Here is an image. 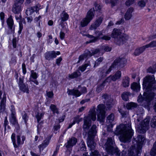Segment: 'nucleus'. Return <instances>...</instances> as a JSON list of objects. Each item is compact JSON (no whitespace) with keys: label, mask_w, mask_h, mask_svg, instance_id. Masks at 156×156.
<instances>
[{"label":"nucleus","mask_w":156,"mask_h":156,"mask_svg":"<svg viewBox=\"0 0 156 156\" xmlns=\"http://www.w3.org/2000/svg\"><path fill=\"white\" fill-rule=\"evenodd\" d=\"M156 83L153 75L147 76L144 79L143 86L144 89H145V91L143 97L140 94L137 99V101L142 106L145 107L148 106L151 100L155 96Z\"/></svg>","instance_id":"nucleus-1"},{"label":"nucleus","mask_w":156,"mask_h":156,"mask_svg":"<svg viewBox=\"0 0 156 156\" xmlns=\"http://www.w3.org/2000/svg\"><path fill=\"white\" fill-rule=\"evenodd\" d=\"M114 133L117 135H120L119 139L123 142L129 141L133 135V130L129 123L121 124L117 126Z\"/></svg>","instance_id":"nucleus-2"},{"label":"nucleus","mask_w":156,"mask_h":156,"mask_svg":"<svg viewBox=\"0 0 156 156\" xmlns=\"http://www.w3.org/2000/svg\"><path fill=\"white\" fill-rule=\"evenodd\" d=\"M114 141L111 138H108L106 143L104 146V148L107 152L111 155H113L116 153L117 156H126V151L123 150L122 152H120L115 149L114 147Z\"/></svg>","instance_id":"nucleus-3"},{"label":"nucleus","mask_w":156,"mask_h":156,"mask_svg":"<svg viewBox=\"0 0 156 156\" xmlns=\"http://www.w3.org/2000/svg\"><path fill=\"white\" fill-rule=\"evenodd\" d=\"M127 60L125 58H117L114 61V62L107 71H105L103 70L101 71L100 70L99 71V72H100L101 74V75L103 77H104L109 74L111 70L114 68H121L124 67L125 64Z\"/></svg>","instance_id":"nucleus-4"},{"label":"nucleus","mask_w":156,"mask_h":156,"mask_svg":"<svg viewBox=\"0 0 156 156\" xmlns=\"http://www.w3.org/2000/svg\"><path fill=\"white\" fill-rule=\"evenodd\" d=\"M95 107H93L89 111L88 115L83 118V128L85 131L87 130L91 124V120L94 121L96 119V112Z\"/></svg>","instance_id":"nucleus-5"},{"label":"nucleus","mask_w":156,"mask_h":156,"mask_svg":"<svg viewBox=\"0 0 156 156\" xmlns=\"http://www.w3.org/2000/svg\"><path fill=\"white\" fill-rule=\"evenodd\" d=\"M150 119V117L147 116L143 122L140 121L138 119L135 121L136 129L138 132L143 133L146 132L149 127Z\"/></svg>","instance_id":"nucleus-6"},{"label":"nucleus","mask_w":156,"mask_h":156,"mask_svg":"<svg viewBox=\"0 0 156 156\" xmlns=\"http://www.w3.org/2000/svg\"><path fill=\"white\" fill-rule=\"evenodd\" d=\"M96 125H93L88 133L87 144L88 146L91 149H94L96 145L95 143L94 142L93 139L96 133Z\"/></svg>","instance_id":"nucleus-7"},{"label":"nucleus","mask_w":156,"mask_h":156,"mask_svg":"<svg viewBox=\"0 0 156 156\" xmlns=\"http://www.w3.org/2000/svg\"><path fill=\"white\" fill-rule=\"evenodd\" d=\"M121 30L119 29L115 28L112 33L111 36L115 39L117 44L119 45L122 44L125 41V37L121 35Z\"/></svg>","instance_id":"nucleus-8"},{"label":"nucleus","mask_w":156,"mask_h":156,"mask_svg":"<svg viewBox=\"0 0 156 156\" xmlns=\"http://www.w3.org/2000/svg\"><path fill=\"white\" fill-rule=\"evenodd\" d=\"M95 10L94 8L90 9L87 12L86 17L80 21V26L82 27H84L87 24L92 20L94 16V12Z\"/></svg>","instance_id":"nucleus-9"},{"label":"nucleus","mask_w":156,"mask_h":156,"mask_svg":"<svg viewBox=\"0 0 156 156\" xmlns=\"http://www.w3.org/2000/svg\"><path fill=\"white\" fill-rule=\"evenodd\" d=\"M11 138L14 147L15 148H17L20 145L23 144L24 141L26 140V137L24 136H22L21 137L22 140L21 141L20 136V135H17L16 136L17 143H16V134L15 133H13L12 134Z\"/></svg>","instance_id":"nucleus-10"},{"label":"nucleus","mask_w":156,"mask_h":156,"mask_svg":"<svg viewBox=\"0 0 156 156\" xmlns=\"http://www.w3.org/2000/svg\"><path fill=\"white\" fill-rule=\"evenodd\" d=\"M105 106L102 104L99 105L97 107V119L100 122L103 121L105 119Z\"/></svg>","instance_id":"nucleus-11"},{"label":"nucleus","mask_w":156,"mask_h":156,"mask_svg":"<svg viewBox=\"0 0 156 156\" xmlns=\"http://www.w3.org/2000/svg\"><path fill=\"white\" fill-rule=\"evenodd\" d=\"M141 146L136 147L132 146L128 151V156H140V154Z\"/></svg>","instance_id":"nucleus-12"},{"label":"nucleus","mask_w":156,"mask_h":156,"mask_svg":"<svg viewBox=\"0 0 156 156\" xmlns=\"http://www.w3.org/2000/svg\"><path fill=\"white\" fill-rule=\"evenodd\" d=\"M24 77H20L18 81V85L20 90L23 92L29 93V87L28 84H25L23 83Z\"/></svg>","instance_id":"nucleus-13"},{"label":"nucleus","mask_w":156,"mask_h":156,"mask_svg":"<svg viewBox=\"0 0 156 156\" xmlns=\"http://www.w3.org/2000/svg\"><path fill=\"white\" fill-rule=\"evenodd\" d=\"M95 33L97 36L96 37H94L93 35H90L89 34H87L85 35L91 39V40H90L89 41H87V43L94 42L96 41L97 39L99 38V37L102 35L103 33L102 31H96L95 32Z\"/></svg>","instance_id":"nucleus-14"},{"label":"nucleus","mask_w":156,"mask_h":156,"mask_svg":"<svg viewBox=\"0 0 156 156\" xmlns=\"http://www.w3.org/2000/svg\"><path fill=\"white\" fill-rule=\"evenodd\" d=\"M11 108V114L9 118L10 122L12 124L16 125L17 124V122L15 116V108L13 106H12Z\"/></svg>","instance_id":"nucleus-15"},{"label":"nucleus","mask_w":156,"mask_h":156,"mask_svg":"<svg viewBox=\"0 0 156 156\" xmlns=\"http://www.w3.org/2000/svg\"><path fill=\"white\" fill-rule=\"evenodd\" d=\"M7 23L10 30L9 33L13 34L15 31V26L14 25L13 20L11 16H10L8 18L7 20Z\"/></svg>","instance_id":"nucleus-16"},{"label":"nucleus","mask_w":156,"mask_h":156,"mask_svg":"<svg viewBox=\"0 0 156 156\" xmlns=\"http://www.w3.org/2000/svg\"><path fill=\"white\" fill-rule=\"evenodd\" d=\"M77 142V139L74 137H72L69 139L67 143L65 144L66 147L67 148H71L75 145Z\"/></svg>","instance_id":"nucleus-17"},{"label":"nucleus","mask_w":156,"mask_h":156,"mask_svg":"<svg viewBox=\"0 0 156 156\" xmlns=\"http://www.w3.org/2000/svg\"><path fill=\"white\" fill-rule=\"evenodd\" d=\"M102 21V18L100 17L97 19L93 24H92L90 28V30L95 29L98 27L101 24Z\"/></svg>","instance_id":"nucleus-18"},{"label":"nucleus","mask_w":156,"mask_h":156,"mask_svg":"<svg viewBox=\"0 0 156 156\" xmlns=\"http://www.w3.org/2000/svg\"><path fill=\"white\" fill-rule=\"evenodd\" d=\"M6 101V97L5 94L3 93L2 95V99L1 102L0 106V112H4L5 109V103Z\"/></svg>","instance_id":"nucleus-19"},{"label":"nucleus","mask_w":156,"mask_h":156,"mask_svg":"<svg viewBox=\"0 0 156 156\" xmlns=\"http://www.w3.org/2000/svg\"><path fill=\"white\" fill-rule=\"evenodd\" d=\"M133 11V9L130 7L127 10L124 16L125 19L126 20H130L132 16V13Z\"/></svg>","instance_id":"nucleus-20"},{"label":"nucleus","mask_w":156,"mask_h":156,"mask_svg":"<svg viewBox=\"0 0 156 156\" xmlns=\"http://www.w3.org/2000/svg\"><path fill=\"white\" fill-rule=\"evenodd\" d=\"M145 138L144 136L142 135H139L136 138V141L137 143V147H139L140 146H141V148L142 147V145L143 144Z\"/></svg>","instance_id":"nucleus-21"},{"label":"nucleus","mask_w":156,"mask_h":156,"mask_svg":"<svg viewBox=\"0 0 156 156\" xmlns=\"http://www.w3.org/2000/svg\"><path fill=\"white\" fill-rule=\"evenodd\" d=\"M67 93L68 94L75 96L76 97H79L81 95L80 92L78 90L74 89L68 90Z\"/></svg>","instance_id":"nucleus-22"},{"label":"nucleus","mask_w":156,"mask_h":156,"mask_svg":"<svg viewBox=\"0 0 156 156\" xmlns=\"http://www.w3.org/2000/svg\"><path fill=\"white\" fill-rule=\"evenodd\" d=\"M21 4L14 3V5L12 8V12L15 13H18L21 11Z\"/></svg>","instance_id":"nucleus-23"},{"label":"nucleus","mask_w":156,"mask_h":156,"mask_svg":"<svg viewBox=\"0 0 156 156\" xmlns=\"http://www.w3.org/2000/svg\"><path fill=\"white\" fill-rule=\"evenodd\" d=\"M114 120V116L113 114H111L109 115L107 118L106 123L108 124V126H112V122Z\"/></svg>","instance_id":"nucleus-24"},{"label":"nucleus","mask_w":156,"mask_h":156,"mask_svg":"<svg viewBox=\"0 0 156 156\" xmlns=\"http://www.w3.org/2000/svg\"><path fill=\"white\" fill-rule=\"evenodd\" d=\"M146 48L145 47V45H144L136 49L135 50L134 53V55L136 56L139 55L141 53L144 51Z\"/></svg>","instance_id":"nucleus-25"},{"label":"nucleus","mask_w":156,"mask_h":156,"mask_svg":"<svg viewBox=\"0 0 156 156\" xmlns=\"http://www.w3.org/2000/svg\"><path fill=\"white\" fill-rule=\"evenodd\" d=\"M61 21L64 22L67 21L69 19V15L65 11H62L60 15Z\"/></svg>","instance_id":"nucleus-26"},{"label":"nucleus","mask_w":156,"mask_h":156,"mask_svg":"<svg viewBox=\"0 0 156 156\" xmlns=\"http://www.w3.org/2000/svg\"><path fill=\"white\" fill-rule=\"evenodd\" d=\"M129 79L128 76H125L122 80V84L124 87L129 86Z\"/></svg>","instance_id":"nucleus-27"},{"label":"nucleus","mask_w":156,"mask_h":156,"mask_svg":"<svg viewBox=\"0 0 156 156\" xmlns=\"http://www.w3.org/2000/svg\"><path fill=\"white\" fill-rule=\"evenodd\" d=\"M92 56V55L90 54L89 55V54H87V51H86V52L83 54L81 55L79 57V60L77 62V63H78L80 62L81 61H83L84 58L88 57H90Z\"/></svg>","instance_id":"nucleus-28"},{"label":"nucleus","mask_w":156,"mask_h":156,"mask_svg":"<svg viewBox=\"0 0 156 156\" xmlns=\"http://www.w3.org/2000/svg\"><path fill=\"white\" fill-rule=\"evenodd\" d=\"M131 89L136 91H138L140 89V85L136 83H133L131 85Z\"/></svg>","instance_id":"nucleus-29"},{"label":"nucleus","mask_w":156,"mask_h":156,"mask_svg":"<svg viewBox=\"0 0 156 156\" xmlns=\"http://www.w3.org/2000/svg\"><path fill=\"white\" fill-rule=\"evenodd\" d=\"M112 76L113 77L112 81H115L120 78L121 76V72L119 71H118L115 75Z\"/></svg>","instance_id":"nucleus-30"},{"label":"nucleus","mask_w":156,"mask_h":156,"mask_svg":"<svg viewBox=\"0 0 156 156\" xmlns=\"http://www.w3.org/2000/svg\"><path fill=\"white\" fill-rule=\"evenodd\" d=\"M49 143V140H45L44 143L38 146V147L40 149V151H42L43 149L48 146Z\"/></svg>","instance_id":"nucleus-31"},{"label":"nucleus","mask_w":156,"mask_h":156,"mask_svg":"<svg viewBox=\"0 0 156 156\" xmlns=\"http://www.w3.org/2000/svg\"><path fill=\"white\" fill-rule=\"evenodd\" d=\"M37 77V74L36 72H35L34 70H31V75L29 78V81H33V79L35 80Z\"/></svg>","instance_id":"nucleus-32"},{"label":"nucleus","mask_w":156,"mask_h":156,"mask_svg":"<svg viewBox=\"0 0 156 156\" xmlns=\"http://www.w3.org/2000/svg\"><path fill=\"white\" fill-rule=\"evenodd\" d=\"M137 105L133 102H130L128 103L126 105V108L127 109H132L136 108Z\"/></svg>","instance_id":"nucleus-33"},{"label":"nucleus","mask_w":156,"mask_h":156,"mask_svg":"<svg viewBox=\"0 0 156 156\" xmlns=\"http://www.w3.org/2000/svg\"><path fill=\"white\" fill-rule=\"evenodd\" d=\"M60 54V53L59 51H57L56 52L55 51H51L49 53V58H55L57 55Z\"/></svg>","instance_id":"nucleus-34"},{"label":"nucleus","mask_w":156,"mask_h":156,"mask_svg":"<svg viewBox=\"0 0 156 156\" xmlns=\"http://www.w3.org/2000/svg\"><path fill=\"white\" fill-rule=\"evenodd\" d=\"M147 72L154 73L156 71V63L149 67L147 70Z\"/></svg>","instance_id":"nucleus-35"},{"label":"nucleus","mask_w":156,"mask_h":156,"mask_svg":"<svg viewBox=\"0 0 156 156\" xmlns=\"http://www.w3.org/2000/svg\"><path fill=\"white\" fill-rule=\"evenodd\" d=\"M80 75V72H75L71 74H69L68 77L70 79L76 78Z\"/></svg>","instance_id":"nucleus-36"},{"label":"nucleus","mask_w":156,"mask_h":156,"mask_svg":"<svg viewBox=\"0 0 156 156\" xmlns=\"http://www.w3.org/2000/svg\"><path fill=\"white\" fill-rule=\"evenodd\" d=\"M150 154L152 156H156V141L154 142L151 150Z\"/></svg>","instance_id":"nucleus-37"},{"label":"nucleus","mask_w":156,"mask_h":156,"mask_svg":"<svg viewBox=\"0 0 156 156\" xmlns=\"http://www.w3.org/2000/svg\"><path fill=\"white\" fill-rule=\"evenodd\" d=\"M151 126L154 128H156V116H154L151 121Z\"/></svg>","instance_id":"nucleus-38"},{"label":"nucleus","mask_w":156,"mask_h":156,"mask_svg":"<svg viewBox=\"0 0 156 156\" xmlns=\"http://www.w3.org/2000/svg\"><path fill=\"white\" fill-rule=\"evenodd\" d=\"M145 47L146 48H148L156 47V41H152L149 44L145 45Z\"/></svg>","instance_id":"nucleus-39"},{"label":"nucleus","mask_w":156,"mask_h":156,"mask_svg":"<svg viewBox=\"0 0 156 156\" xmlns=\"http://www.w3.org/2000/svg\"><path fill=\"white\" fill-rule=\"evenodd\" d=\"M147 1V0H140L138 3L139 6L141 8H143L145 6Z\"/></svg>","instance_id":"nucleus-40"},{"label":"nucleus","mask_w":156,"mask_h":156,"mask_svg":"<svg viewBox=\"0 0 156 156\" xmlns=\"http://www.w3.org/2000/svg\"><path fill=\"white\" fill-rule=\"evenodd\" d=\"M80 150L81 151H85L86 150V147L84 142L81 141L79 144Z\"/></svg>","instance_id":"nucleus-41"},{"label":"nucleus","mask_w":156,"mask_h":156,"mask_svg":"<svg viewBox=\"0 0 156 156\" xmlns=\"http://www.w3.org/2000/svg\"><path fill=\"white\" fill-rule=\"evenodd\" d=\"M35 11L34 7H30L27 9L26 11V14L28 15H30L32 14Z\"/></svg>","instance_id":"nucleus-42"},{"label":"nucleus","mask_w":156,"mask_h":156,"mask_svg":"<svg viewBox=\"0 0 156 156\" xmlns=\"http://www.w3.org/2000/svg\"><path fill=\"white\" fill-rule=\"evenodd\" d=\"M129 95V93L128 92H125L122 93V99L125 101H127L129 99L128 96Z\"/></svg>","instance_id":"nucleus-43"},{"label":"nucleus","mask_w":156,"mask_h":156,"mask_svg":"<svg viewBox=\"0 0 156 156\" xmlns=\"http://www.w3.org/2000/svg\"><path fill=\"white\" fill-rule=\"evenodd\" d=\"M50 108L53 113H56L57 114L58 113V109L55 105H51L50 106Z\"/></svg>","instance_id":"nucleus-44"},{"label":"nucleus","mask_w":156,"mask_h":156,"mask_svg":"<svg viewBox=\"0 0 156 156\" xmlns=\"http://www.w3.org/2000/svg\"><path fill=\"white\" fill-rule=\"evenodd\" d=\"M90 65L89 63L85 64L79 67V69L82 72L84 71L86 69L87 67L90 66Z\"/></svg>","instance_id":"nucleus-45"},{"label":"nucleus","mask_w":156,"mask_h":156,"mask_svg":"<svg viewBox=\"0 0 156 156\" xmlns=\"http://www.w3.org/2000/svg\"><path fill=\"white\" fill-rule=\"evenodd\" d=\"M9 123V122L7 120V118L6 116L5 117V120L4 123V126L5 127V131L6 129V127H7V129H10V127L9 126L8 124Z\"/></svg>","instance_id":"nucleus-46"},{"label":"nucleus","mask_w":156,"mask_h":156,"mask_svg":"<svg viewBox=\"0 0 156 156\" xmlns=\"http://www.w3.org/2000/svg\"><path fill=\"white\" fill-rule=\"evenodd\" d=\"M105 85V82H103L96 89V91L98 92H100L104 89Z\"/></svg>","instance_id":"nucleus-47"},{"label":"nucleus","mask_w":156,"mask_h":156,"mask_svg":"<svg viewBox=\"0 0 156 156\" xmlns=\"http://www.w3.org/2000/svg\"><path fill=\"white\" fill-rule=\"evenodd\" d=\"M16 57L14 56L13 54L12 55L11 59V61L9 63L10 65L15 64L16 63Z\"/></svg>","instance_id":"nucleus-48"},{"label":"nucleus","mask_w":156,"mask_h":156,"mask_svg":"<svg viewBox=\"0 0 156 156\" xmlns=\"http://www.w3.org/2000/svg\"><path fill=\"white\" fill-rule=\"evenodd\" d=\"M82 118H80L79 117L77 116L74 118L73 122H75V124L76 122L78 124L80 122L82 121Z\"/></svg>","instance_id":"nucleus-49"},{"label":"nucleus","mask_w":156,"mask_h":156,"mask_svg":"<svg viewBox=\"0 0 156 156\" xmlns=\"http://www.w3.org/2000/svg\"><path fill=\"white\" fill-rule=\"evenodd\" d=\"M29 117L27 113H25L22 115V119L24 120V122L27 125V121Z\"/></svg>","instance_id":"nucleus-50"},{"label":"nucleus","mask_w":156,"mask_h":156,"mask_svg":"<svg viewBox=\"0 0 156 156\" xmlns=\"http://www.w3.org/2000/svg\"><path fill=\"white\" fill-rule=\"evenodd\" d=\"M113 77L112 76L110 75V76L108 77L103 82H105V84L106 83H110L112 80Z\"/></svg>","instance_id":"nucleus-51"},{"label":"nucleus","mask_w":156,"mask_h":156,"mask_svg":"<svg viewBox=\"0 0 156 156\" xmlns=\"http://www.w3.org/2000/svg\"><path fill=\"white\" fill-rule=\"evenodd\" d=\"M99 51V50L98 49H96L94 51H92V53H91L90 51H87V54H89V55L90 54L91 55H92L97 53Z\"/></svg>","instance_id":"nucleus-52"},{"label":"nucleus","mask_w":156,"mask_h":156,"mask_svg":"<svg viewBox=\"0 0 156 156\" xmlns=\"http://www.w3.org/2000/svg\"><path fill=\"white\" fill-rule=\"evenodd\" d=\"M17 41L16 37L13 38L12 40V46L14 48H16L17 46Z\"/></svg>","instance_id":"nucleus-53"},{"label":"nucleus","mask_w":156,"mask_h":156,"mask_svg":"<svg viewBox=\"0 0 156 156\" xmlns=\"http://www.w3.org/2000/svg\"><path fill=\"white\" fill-rule=\"evenodd\" d=\"M103 60V58L102 57H100L98 58L96 61L95 62V63L94 66L95 67L96 66H98L100 62H101Z\"/></svg>","instance_id":"nucleus-54"},{"label":"nucleus","mask_w":156,"mask_h":156,"mask_svg":"<svg viewBox=\"0 0 156 156\" xmlns=\"http://www.w3.org/2000/svg\"><path fill=\"white\" fill-rule=\"evenodd\" d=\"M134 0H127L125 2L126 5L127 6H129L132 4Z\"/></svg>","instance_id":"nucleus-55"},{"label":"nucleus","mask_w":156,"mask_h":156,"mask_svg":"<svg viewBox=\"0 0 156 156\" xmlns=\"http://www.w3.org/2000/svg\"><path fill=\"white\" fill-rule=\"evenodd\" d=\"M41 18V16H39L38 17H36L34 19V20L36 22H39L38 25V26L40 28H41V25H40V20Z\"/></svg>","instance_id":"nucleus-56"},{"label":"nucleus","mask_w":156,"mask_h":156,"mask_svg":"<svg viewBox=\"0 0 156 156\" xmlns=\"http://www.w3.org/2000/svg\"><path fill=\"white\" fill-rule=\"evenodd\" d=\"M19 30L18 31V33L19 34H21V31L23 28V26L22 24V21H20L19 23Z\"/></svg>","instance_id":"nucleus-57"},{"label":"nucleus","mask_w":156,"mask_h":156,"mask_svg":"<svg viewBox=\"0 0 156 156\" xmlns=\"http://www.w3.org/2000/svg\"><path fill=\"white\" fill-rule=\"evenodd\" d=\"M39 4H37L35 7H34L35 11H38L39 9H41L42 7Z\"/></svg>","instance_id":"nucleus-58"},{"label":"nucleus","mask_w":156,"mask_h":156,"mask_svg":"<svg viewBox=\"0 0 156 156\" xmlns=\"http://www.w3.org/2000/svg\"><path fill=\"white\" fill-rule=\"evenodd\" d=\"M90 156H100V155L99 154L98 152L97 151H94V152H91Z\"/></svg>","instance_id":"nucleus-59"},{"label":"nucleus","mask_w":156,"mask_h":156,"mask_svg":"<svg viewBox=\"0 0 156 156\" xmlns=\"http://www.w3.org/2000/svg\"><path fill=\"white\" fill-rule=\"evenodd\" d=\"M65 36V34L62 31H61L59 33V37L61 40L64 39Z\"/></svg>","instance_id":"nucleus-60"},{"label":"nucleus","mask_w":156,"mask_h":156,"mask_svg":"<svg viewBox=\"0 0 156 156\" xmlns=\"http://www.w3.org/2000/svg\"><path fill=\"white\" fill-rule=\"evenodd\" d=\"M103 48L106 51H111V48L107 46H104L103 47Z\"/></svg>","instance_id":"nucleus-61"},{"label":"nucleus","mask_w":156,"mask_h":156,"mask_svg":"<svg viewBox=\"0 0 156 156\" xmlns=\"http://www.w3.org/2000/svg\"><path fill=\"white\" fill-rule=\"evenodd\" d=\"M101 39L106 41H108L111 39V37L108 35H104L103 37H101Z\"/></svg>","instance_id":"nucleus-62"},{"label":"nucleus","mask_w":156,"mask_h":156,"mask_svg":"<svg viewBox=\"0 0 156 156\" xmlns=\"http://www.w3.org/2000/svg\"><path fill=\"white\" fill-rule=\"evenodd\" d=\"M22 68L23 72L24 74H25L26 73V66L24 63H23L22 65Z\"/></svg>","instance_id":"nucleus-63"},{"label":"nucleus","mask_w":156,"mask_h":156,"mask_svg":"<svg viewBox=\"0 0 156 156\" xmlns=\"http://www.w3.org/2000/svg\"><path fill=\"white\" fill-rule=\"evenodd\" d=\"M62 58L60 57L56 59V64L58 65L59 66L60 64V62L62 61Z\"/></svg>","instance_id":"nucleus-64"}]
</instances>
